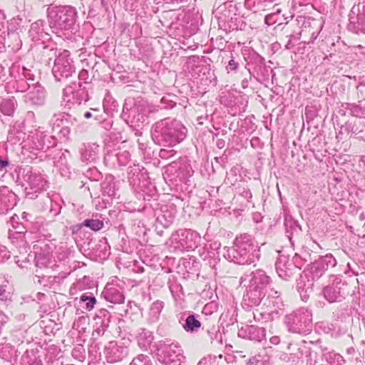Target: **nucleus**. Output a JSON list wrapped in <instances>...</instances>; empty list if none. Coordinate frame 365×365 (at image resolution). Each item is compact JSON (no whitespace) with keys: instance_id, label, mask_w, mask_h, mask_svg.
Returning a JSON list of instances; mask_svg holds the SVG:
<instances>
[{"instance_id":"1","label":"nucleus","mask_w":365,"mask_h":365,"mask_svg":"<svg viewBox=\"0 0 365 365\" xmlns=\"http://www.w3.org/2000/svg\"><path fill=\"white\" fill-rule=\"evenodd\" d=\"M240 285L246 287V293L244 294L243 301L248 307H257L261 302L269 307L267 299H265L267 287L270 284L271 279L265 272L257 269L250 274H245L240 278Z\"/></svg>"},{"instance_id":"2","label":"nucleus","mask_w":365,"mask_h":365,"mask_svg":"<svg viewBox=\"0 0 365 365\" xmlns=\"http://www.w3.org/2000/svg\"><path fill=\"white\" fill-rule=\"evenodd\" d=\"M187 129L175 119L165 118L155 123L151 129L153 141L163 146L173 147L186 137Z\"/></svg>"},{"instance_id":"3","label":"nucleus","mask_w":365,"mask_h":365,"mask_svg":"<svg viewBox=\"0 0 365 365\" xmlns=\"http://www.w3.org/2000/svg\"><path fill=\"white\" fill-rule=\"evenodd\" d=\"M224 257L240 264H251L259 259V248L251 235L243 234L235 238L232 247H225Z\"/></svg>"},{"instance_id":"4","label":"nucleus","mask_w":365,"mask_h":365,"mask_svg":"<svg viewBox=\"0 0 365 365\" xmlns=\"http://www.w3.org/2000/svg\"><path fill=\"white\" fill-rule=\"evenodd\" d=\"M47 16L51 29L69 30L75 24L76 11L70 6H50L47 9Z\"/></svg>"},{"instance_id":"5","label":"nucleus","mask_w":365,"mask_h":365,"mask_svg":"<svg viewBox=\"0 0 365 365\" xmlns=\"http://www.w3.org/2000/svg\"><path fill=\"white\" fill-rule=\"evenodd\" d=\"M156 110L154 106L150 105L143 99L134 101L130 98L125 100L123 114L127 115L128 121H130L133 126H140L146 120L149 113Z\"/></svg>"},{"instance_id":"6","label":"nucleus","mask_w":365,"mask_h":365,"mask_svg":"<svg viewBox=\"0 0 365 365\" xmlns=\"http://www.w3.org/2000/svg\"><path fill=\"white\" fill-rule=\"evenodd\" d=\"M284 323L289 332L308 334L312 330V313L307 308H299L284 318Z\"/></svg>"},{"instance_id":"7","label":"nucleus","mask_w":365,"mask_h":365,"mask_svg":"<svg viewBox=\"0 0 365 365\" xmlns=\"http://www.w3.org/2000/svg\"><path fill=\"white\" fill-rule=\"evenodd\" d=\"M325 272L318 260H315L297 283L298 291L303 301H307L312 292L314 281L318 280Z\"/></svg>"},{"instance_id":"8","label":"nucleus","mask_w":365,"mask_h":365,"mask_svg":"<svg viewBox=\"0 0 365 365\" xmlns=\"http://www.w3.org/2000/svg\"><path fill=\"white\" fill-rule=\"evenodd\" d=\"M76 71V67L70 52L63 50L60 52L54 61L52 73L57 81H61L71 77Z\"/></svg>"},{"instance_id":"9","label":"nucleus","mask_w":365,"mask_h":365,"mask_svg":"<svg viewBox=\"0 0 365 365\" xmlns=\"http://www.w3.org/2000/svg\"><path fill=\"white\" fill-rule=\"evenodd\" d=\"M56 145V139L51 135H47L40 128L31 132L29 135L27 144L25 146L31 150L35 158H37L38 152H46L50 148Z\"/></svg>"},{"instance_id":"10","label":"nucleus","mask_w":365,"mask_h":365,"mask_svg":"<svg viewBox=\"0 0 365 365\" xmlns=\"http://www.w3.org/2000/svg\"><path fill=\"white\" fill-rule=\"evenodd\" d=\"M158 351L159 360L165 364L180 365L185 361L183 351L178 343L160 344Z\"/></svg>"},{"instance_id":"11","label":"nucleus","mask_w":365,"mask_h":365,"mask_svg":"<svg viewBox=\"0 0 365 365\" xmlns=\"http://www.w3.org/2000/svg\"><path fill=\"white\" fill-rule=\"evenodd\" d=\"M200 240V234L192 230H179L172 236V243L180 250L195 249Z\"/></svg>"},{"instance_id":"12","label":"nucleus","mask_w":365,"mask_h":365,"mask_svg":"<svg viewBox=\"0 0 365 365\" xmlns=\"http://www.w3.org/2000/svg\"><path fill=\"white\" fill-rule=\"evenodd\" d=\"M20 175H21L22 183L26 186V189L29 188L35 192L46 189L47 181L39 173L33 171L31 168H24L20 171Z\"/></svg>"},{"instance_id":"13","label":"nucleus","mask_w":365,"mask_h":365,"mask_svg":"<svg viewBox=\"0 0 365 365\" xmlns=\"http://www.w3.org/2000/svg\"><path fill=\"white\" fill-rule=\"evenodd\" d=\"M329 281L331 284L326 286L323 289L324 298L330 303L341 302L345 295V284L342 282L340 276L331 275Z\"/></svg>"},{"instance_id":"14","label":"nucleus","mask_w":365,"mask_h":365,"mask_svg":"<svg viewBox=\"0 0 365 365\" xmlns=\"http://www.w3.org/2000/svg\"><path fill=\"white\" fill-rule=\"evenodd\" d=\"M81 87V83H79L78 85L73 83L63 89V101L66 103L65 106H68L70 108L72 106L81 104L82 101H87V92L84 88Z\"/></svg>"},{"instance_id":"15","label":"nucleus","mask_w":365,"mask_h":365,"mask_svg":"<svg viewBox=\"0 0 365 365\" xmlns=\"http://www.w3.org/2000/svg\"><path fill=\"white\" fill-rule=\"evenodd\" d=\"M297 259L298 256L297 254L292 258L283 255H279L275 263V269L280 278L284 280H289L293 277L297 269L299 268V267L295 264Z\"/></svg>"},{"instance_id":"16","label":"nucleus","mask_w":365,"mask_h":365,"mask_svg":"<svg viewBox=\"0 0 365 365\" xmlns=\"http://www.w3.org/2000/svg\"><path fill=\"white\" fill-rule=\"evenodd\" d=\"M129 354L128 345L123 341H109L104 348V354L108 363L121 361Z\"/></svg>"},{"instance_id":"17","label":"nucleus","mask_w":365,"mask_h":365,"mask_svg":"<svg viewBox=\"0 0 365 365\" xmlns=\"http://www.w3.org/2000/svg\"><path fill=\"white\" fill-rule=\"evenodd\" d=\"M349 27L355 33H365V2L354 4L349 15Z\"/></svg>"},{"instance_id":"18","label":"nucleus","mask_w":365,"mask_h":365,"mask_svg":"<svg viewBox=\"0 0 365 365\" xmlns=\"http://www.w3.org/2000/svg\"><path fill=\"white\" fill-rule=\"evenodd\" d=\"M25 103L33 108H38L45 105L46 100V91L40 84H32V87L24 95Z\"/></svg>"},{"instance_id":"19","label":"nucleus","mask_w":365,"mask_h":365,"mask_svg":"<svg viewBox=\"0 0 365 365\" xmlns=\"http://www.w3.org/2000/svg\"><path fill=\"white\" fill-rule=\"evenodd\" d=\"M176 212L177 210L173 204L163 206L156 217V228L159 226L163 228L169 227L174 222Z\"/></svg>"},{"instance_id":"20","label":"nucleus","mask_w":365,"mask_h":365,"mask_svg":"<svg viewBox=\"0 0 365 365\" xmlns=\"http://www.w3.org/2000/svg\"><path fill=\"white\" fill-rule=\"evenodd\" d=\"M102 295L106 301L113 304H122L125 300L121 288L115 284H107Z\"/></svg>"},{"instance_id":"21","label":"nucleus","mask_w":365,"mask_h":365,"mask_svg":"<svg viewBox=\"0 0 365 365\" xmlns=\"http://www.w3.org/2000/svg\"><path fill=\"white\" fill-rule=\"evenodd\" d=\"M16 205V195L6 186L0 187V213H5Z\"/></svg>"},{"instance_id":"22","label":"nucleus","mask_w":365,"mask_h":365,"mask_svg":"<svg viewBox=\"0 0 365 365\" xmlns=\"http://www.w3.org/2000/svg\"><path fill=\"white\" fill-rule=\"evenodd\" d=\"M49 124L51 126H52L53 129H54L56 127H63L66 124H70L74 126L76 130L81 129L80 125L78 123V120L66 113H59L54 114L51 118Z\"/></svg>"},{"instance_id":"23","label":"nucleus","mask_w":365,"mask_h":365,"mask_svg":"<svg viewBox=\"0 0 365 365\" xmlns=\"http://www.w3.org/2000/svg\"><path fill=\"white\" fill-rule=\"evenodd\" d=\"M99 145L88 143L83 144L81 148V158L83 162L95 163L98 159Z\"/></svg>"},{"instance_id":"24","label":"nucleus","mask_w":365,"mask_h":365,"mask_svg":"<svg viewBox=\"0 0 365 365\" xmlns=\"http://www.w3.org/2000/svg\"><path fill=\"white\" fill-rule=\"evenodd\" d=\"M135 340L141 349L147 350L153 341L154 336L152 331L140 328L136 331Z\"/></svg>"},{"instance_id":"25","label":"nucleus","mask_w":365,"mask_h":365,"mask_svg":"<svg viewBox=\"0 0 365 365\" xmlns=\"http://www.w3.org/2000/svg\"><path fill=\"white\" fill-rule=\"evenodd\" d=\"M18 350L9 344H0V358L14 364L19 356Z\"/></svg>"},{"instance_id":"26","label":"nucleus","mask_w":365,"mask_h":365,"mask_svg":"<svg viewBox=\"0 0 365 365\" xmlns=\"http://www.w3.org/2000/svg\"><path fill=\"white\" fill-rule=\"evenodd\" d=\"M32 87V84L27 82L21 76L19 75V78L7 83L6 90L9 93L25 92L29 91Z\"/></svg>"},{"instance_id":"27","label":"nucleus","mask_w":365,"mask_h":365,"mask_svg":"<svg viewBox=\"0 0 365 365\" xmlns=\"http://www.w3.org/2000/svg\"><path fill=\"white\" fill-rule=\"evenodd\" d=\"M130 160V155L127 150H120L116 153H108L105 157V160L115 163L117 161L118 164L121 166L126 165Z\"/></svg>"},{"instance_id":"28","label":"nucleus","mask_w":365,"mask_h":365,"mask_svg":"<svg viewBox=\"0 0 365 365\" xmlns=\"http://www.w3.org/2000/svg\"><path fill=\"white\" fill-rule=\"evenodd\" d=\"M322 360L328 365H344V357L334 351L324 350L322 354Z\"/></svg>"},{"instance_id":"29","label":"nucleus","mask_w":365,"mask_h":365,"mask_svg":"<svg viewBox=\"0 0 365 365\" xmlns=\"http://www.w3.org/2000/svg\"><path fill=\"white\" fill-rule=\"evenodd\" d=\"M180 322L187 332L196 331L201 327L200 322L193 314H189L185 319L182 317Z\"/></svg>"},{"instance_id":"30","label":"nucleus","mask_w":365,"mask_h":365,"mask_svg":"<svg viewBox=\"0 0 365 365\" xmlns=\"http://www.w3.org/2000/svg\"><path fill=\"white\" fill-rule=\"evenodd\" d=\"M46 34L43 31V21L38 20L31 25L29 30V36L32 41H38L41 40Z\"/></svg>"},{"instance_id":"31","label":"nucleus","mask_w":365,"mask_h":365,"mask_svg":"<svg viewBox=\"0 0 365 365\" xmlns=\"http://www.w3.org/2000/svg\"><path fill=\"white\" fill-rule=\"evenodd\" d=\"M247 332L250 340L261 341L265 338V329L262 327L250 326L247 328Z\"/></svg>"},{"instance_id":"32","label":"nucleus","mask_w":365,"mask_h":365,"mask_svg":"<svg viewBox=\"0 0 365 365\" xmlns=\"http://www.w3.org/2000/svg\"><path fill=\"white\" fill-rule=\"evenodd\" d=\"M303 356V351L300 347H297V352L282 353L279 359L286 363L293 364L297 362Z\"/></svg>"},{"instance_id":"33","label":"nucleus","mask_w":365,"mask_h":365,"mask_svg":"<svg viewBox=\"0 0 365 365\" xmlns=\"http://www.w3.org/2000/svg\"><path fill=\"white\" fill-rule=\"evenodd\" d=\"M16 106V101L14 98L4 99L0 103V110L6 115H12Z\"/></svg>"},{"instance_id":"34","label":"nucleus","mask_w":365,"mask_h":365,"mask_svg":"<svg viewBox=\"0 0 365 365\" xmlns=\"http://www.w3.org/2000/svg\"><path fill=\"white\" fill-rule=\"evenodd\" d=\"M22 365H43L38 356L33 351H26L22 356Z\"/></svg>"},{"instance_id":"35","label":"nucleus","mask_w":365,"mask_h":365,"mask_svg":"<svg viewBox=\"0 0 365 365\" xmlns=\"http://www.w3.org/2000/svg\"><path fill=\"white\" fill-rule=\"evenodd\" d=\"M102 192L104 195L113 197L116 195L115 185L113 179L106 178L102 183Z\"/></svg>"},{"instance_id":"36","label":"nucleus","mask_w":365,"mask_h":365,"mask_svg":"<svg viewBox=\"0 0 365 365\" xmlns=\"http://www.w3.org/2000/svg\"><path fill=\"white\" fill-rule=\"evenodd\" d=\"M317 260L319 262L320 265H322V269H324V272L328 270L329 268L330 267H334L337 264L336 259L331 254L322 256L319 257Z\"/></svg>"},{"instance_id":"37","label":"nucleus","mask_w":365,"mask_h":365,"mask_svg":"<svg viewBox=\"0 0 365 365\" xmlns=\"http://www.w3.org/2000/svg\"><path fill=\"white\" fill-rule=\"evenodd\" d=\"M80 303L82 304L81 307L86 309L87 311H91L94 307L96 303V299L93 295H87V294H83L80 297Z\"/></svg>"},{"instance_id":"38","label":"nucleus","mask_w":365,"mask_h":365,"mask_svg":"<svg viewBox=\"0 0 365 365\" xmlns=\"http://www.w3.org/2000/svg\"><path fill=\"white\" fill-rule=\"evenodd\" d=\"M110 314L109 312L105 309H100L95 317V320H96V324H98L101 323L103 324V326H108L110 322Z\"/></svg>"},{"instance_id":"39","label":"nucleus","mask_w":365,"mask_h":365,"mask_svg":"<svg viewBox=\"0 0 365 365\" xmlns=\"http://www.w3.org/2000/svg\"><path fill=\"white\" fill-rule=\"evenodd\" d=\"M349 110L353 116L357 118H365V103L360 102L359 104L349 105Z\"/></svg>"},{"instance_id":"40","label":"nucleus","mask_w":365,"mask_h":365,"mask_svg":"<svg viewBox=\"0 0 365 365\" xmlns=\"http://www.w3.org/2000/svg\"><path fill=\"white\" fill-rule=\"evenodd\" d=\"M129 365H153V363L148 355L140 354L134 357Z\"/></svg>"},{"instance_id":"41","label":"nucleus","mask_w":365,"mask_h":365,"mask_svg":"<svg viewBox=\"0 0 365 365\" xmlns=\"http://www.w3.org/2000/svg\"><path fill=\"white\" fill-rule=\"evenodd\" d=\"M82 226L88 227L93 231H98L103 227V222L100 220L86 219L81 225V227Z\"/></svg>"},{"instance_id":"42","label":"nucleus","mask_w":365,"mask_h":365,"mask_svg":"<svg viewBox=\"0 0 365 365\" xmlns=\"http://www.w3.org/2000/svg\"><path fill=\"white\" fill-rule=\"evenodd\" d=\"M72 357L78 361H83L86 359V349L82 345H77L71 351Z\"/></svg>"},{"instance_id":"43","label":"nucleus","mask_w":365,"mask_h":365,"mask_svg":"<svg viewBox=\"0 0 365 365\" xmlns=\"http://www.w3.org/2000/svg\"><path fill=\"white\" fill-rule=\"evenodd\" d=\"M177 178H179L180 181L185 180L187 178L192 175V170L190 166L187 165H184L183 166L180 167L177 170Z\"/></svg>"},{"instance_id":"44","label":"nucleus","mask_w":365,"mask_h":365,"mask_svg":"<svg viewBox=\"0 0 365 365\" xmlns=\"http://www.w3.org/2000/svg\"><path fill=\"white\" fill-rule=\"evenodd\" d=\"M163 302L159 300L154 302L150 307V315L153 318L158 319V317L163 309Z\"/></svg>"},{"instance_id":"45","label":"nucleus","mask_w":365,"mask_h":365,"mask_svg":"<svg viewBox=\"0 0 365 365\" xmlns=\"http://www.w3.org/2000/svg\"><path fill=\"white\" fill-rule=\"evenodd\" d=\"M172 96L168 95L163 96L160 100V105L158 107L160 109H170L175 106V102L171 99Z\"/></svg>"},{"instance_id":"46","label":"nucleus","mask_w":365,"mask_h":365,"mask_svg":"<svg viewBox=\"0 0 365 365\" xmlns=\"http://www.w3.org/2000/svg\"><path fill=\"white\" fill-rule=\"evenodd\" d=\"M284 226L286 227L287 233L289 232V230L291 231H297L301 230L297 222L295 220H294L292 218V217H285Z\"/></svg>"},{"instance_id":"47","label":"nucleus","mask_w":365,"mask_h":365,"mask_svg":"<svg viewBox=\"0 0 365 365\" xmlns=\"http://www.w3.org/2000/svg\"><path fill=\"white\" fill-rule=\"evenodd\" d=\"M8 281L5 279H0V300H6L9 296V292L7 291Z\"/></svg>"},{"instance_id":"48","label":"nucleus","mask_w":365,"mask_h":365,"mask_svg":"<svg viewBox=\"0 0 365 365\" xmlns=\"http://www.w3.org/2000/svg\"><path fill=\"white\" fill-rule=\"evenodd\" d=\"M19 75L21 76L27 82L29 81L32 83V84L35 81V75L32 73L29 69L25 67L21 68V73Z\"/></svg>"},{"instance_id":"49","label":"nucleus","mask_w":365,"mask_h":365,"mask_svg":"<svg viewBox=\"0 0 365 365\" xmlns=\"http://www.w3.org/2000/svg\"><path fill=\"white\" fill-rule=\"evenodd\" d=\"M9 257V252L6 247L0 245V263L4 262Z\"/></svg>"},{"instance_id":"50","label":"nucleus","mask_w":365,"mask_h":365,"mask_svg":"<svg viewBox=\"0 0 365 365\" xmlns=\"http://www.w3.org/2000/svg\"><path fill=\"white\" fill-rule=\"evenodd\" d=\"M267 294V298L266 299H267V300L269 298H272V299H274L275 300H277L279 298V293L277 291L274 290L273 289L269 288V286L267 287V292L266 295ZM267 303L270 304V302L267 301Z\"/></svg>"},{"instance_id":"51","label":"nucleus","mask_w":365,"mask_h":365,"mask_svg":"<svg viewBox=\"0 0 365 365\" xmlns=\"http://www.w3.org/2000/svg\"><path fill=\"white\" fill-rule=\"evenodd\" d=\"M280 9H277L275 12L269 14L265 16V23L268 25H271L276 21L274 19V16L276 14L280 13Z\"/></svg>"},{"instance_id":"52","label":"nucleus","mask_w":365,"mask_h":365,"mask_svg":"<svg viewBox=\"0 0 365 365\" xmlns=\"http://www.w3.org/2000/svg\"><path fill=\"white\" fill-rule=\"evenodd\" d=\"M239 67V63L236 62L234 59H231L229 61L227 66H226V69L227 72L237 71Z\"/></svg>"},{"instance_id":"53","label":"nucleus","mask_w":365,"mask_h":365,"mask_svg":"<svg viewBox=\"0 0 365 365\" xmlns=\"http://www.w3.org/2000/svg\"><path fill=\"white\" fill-rule=\"evenodd\" d=\"M257 365H271L269 356L267 354L261 355Z\"/></svg>"},{"instance_id":"54","label":"nucleus","mask_w":365,"mask_h":365,"mask_svg":"<svg viewBox=\"0 0 365 365\" xmlns=\"http://www.w3.org/2000/svg\"><path fill=\"white\" fill-rule=\"evenodd\" d=\"M89 78V74L88 71L83 69L78 73V78L80 81H84V83H87V80Z\"/></svg>"},{"instance_id":"55","label":"nucleus","mask_w":365,"mask_h":365,"mask_svg":"<svg viewBox=\"0 0 365 365\" xmlns=\"http://www.w3.org/2000/svg\"><path fill=\"white\" fill-rule=\"evenodd\" d=\"M108 326H103L101 324V327H96L93 333V335L97 334L98 336L103 335Z\"/></svg>"},{"instance_id":"56","label":"nucleus","mask_w":365,"mask_h":365,"mask_svg":"<svg viewBox=\"0 0 365 365\" xmlns=\"http://www.w3.org/2000/svg\"><path fill=\"white\" fill-rule=\"evenodd\" d=\"M9 164L10 163L8 158H2L0 157V171L4 170Z\"/></svg>"},{"instance_id":"57","label":"nucleus","mask_w":365,"mask_h":365,"mask_svg":"<svg viewBox=\"0 0 365 365\" xmlns=\"http://www.w3.org/2000/svg\"><path fill=\"white\" fill-rule=\"evenodd\" d=\"M56 49L54 50L53 48H49L48 46H43V53L45 56H49L50 53L56 55Z\"/></svg>"},{"instance_id":"58","label":"nucleus","mask_w":365,"mask_h":365,"mask_svg":"<svg viewBox=\"0 0 365 365\" xmlns=\"http://www.w3.org/2000/svg\"><path fill=\"white\" fill-rule=\"evenodd\" d=\"M260 356L261 354H258L257 356L250 358L247 362V365H257Z\"/></svg>"},{"instance_id":"59","label":"nucleus","mask_w":365,"mask_h":365,"mask_svg":"<svg viewBox=\"0 0 365 365\" xmlns=\"http://www.w3.org/2000/svg\"><path fill=\"white\" fill-rule=\"evenodd\" d=\"M297 347H300L297 343H289L287 346L289 352H297Z\"/></svg>"},{"instance_id":"60","label":"nucleus","mask_w":365,"mask_h":365,"mask_svg":"<svg viewBox=\"0 0 365 365\" xmlns=\"http://www.w3.org/2000/svg\"><path fill=\"white\" fill-rule=\"evenodd\" d=\"M5 24V15L4 12L0 9V31L4 29Z\"/></svg>"},{"instance_id":"61","label":"nucleus","mask_w":365,"mask_h":365,"mask_svg":"<svg viewBox=\"0 0 365 365\" xmlns=\"http://www.w3.org/2000/svg\"><path fill=\"white\" fill-rule=\"evenodd\" d=\"M269 341L274 345H277L280 343V338L278 336H273L269 338Z\"/></svg>"},{"instance_id":"62","label":"nucleus","mask_w":365,"mask_h":365,"mask_svg":"<svg viewBox=\"0 0 365 365\" xmlns=\"http://www.w3.org/2000/svg\"><path fill=\"white\" fill-rule=\"evenodd\" d=\"M68 124H66L64 126L62 127V129L61 130V133H63V134L64 135H67L69 133L70 130L68 129Z\"/></svg>"},{"instance_id":"63","label":"nucleus","mask_w":365,"mask_h":365,"mask_svg":"<svg viewBox=\"0 0 365 365\" xmlns=\"http://www.w3.org/2000/svg\"><path fill=\"white\" fill-rule=\"evenodd\" d=\"M93 116V114L91 111H86L83 114V117L86 119H89Z\"/></svg>"},{"instance_id":"64","label":"nucleus","mask_w":365,"mask_h":365,"mask_svg":"<svg viewBox=\"0 0 365 365\" xmlns=\"http://www.w3.org/2000/svg\"><path fill=\"white\" fill-rule=\"evenodd\" d=\"M206 364H207V359H202L198 362L197 365H205Z\"/></svg>"}]
</instances>
